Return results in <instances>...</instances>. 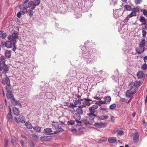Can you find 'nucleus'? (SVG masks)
I'll use <instances>...</instances> for the list:
<instances>
[{
	"label": "nucleus",
	"instance_id": "obj_1",
	"mask_svg": "<svg viewBox=\"0 0 147 147\" xmlns=\"http://www.w3.org/2000/svg\"><path fill=\"white\" fill-rule=\"evenodd\" d=\"M81 50H82V54L83 56L82 58L86 61L88 63H89L91 62L92 59L91 58L90 54L88 52L86 47L83 46Z\"/></svg>",
	"mask_w": 147,
	"mask_h": 147
},
{
	"label": "nucleus",
	"instance_id": "obj_2",
	"mask_svg": "<svg viewBox=\"0 0 147 147\" xmlns=\"http://www.w3.org/2000/svg\"><path fill=\"white\" fill-rule=\"evenodd\" d=\"M146 42L145 39H143L140 41L139 44V48H136V52L138 54L143 53L145 50V46Z\"/></svg>",
	"mask_w": 147,
	"mask_h": 147
},
{
	"label": "nucleus",
	"instance_id": "obj_3",
	"mask_svg": "<svg viewBox=\"0 0 147 147\" xmlns=\"http://www.w3.org/2000/svg\"><path fill=\"white\" fill-rule=\"evenodd\" d=\"M18 37V33L13 32L12 35H9L7 37L8 40L11 42L13 45L16 44V39Z\"/></svg>",
	"mask_w": 147,
	"mask_h": 147
},
{
	"label": "nucleus",
	"instance_id": "obj_4",
	"mask_svg": "<svg viewBox=\"0 0 147 147\" xmlns=\"http://www.w3.org/2000/svg\"><path fill=\"white\" fill-rule=\"evenodd\" d=\"M23 6L26 7L27 8H30L31 9H34L36 7L34 5V3L32 1L26 3L25 5L23 4Z\"/></svg>",
	"mask_w": 147,
	"mask_h": 147
},
{
	"label": "nucleus",
	"instance_id": "obj_5",
	"mask_svg": "<svg viewBox=\"0 0 147 147\" xmlns=\"http://www.w3.org/2000/svg\"><path fill=\"white\" fill-rule=\"evenodd\" d=\"M1 44L2 47H4V45L7 48H10L13 46V44L11 42H10L8 40H7L5 43L2 42Z\"/></svg>",
	"mask_w": 147,
	"mask_h": 147
},
{
	"label": "nucleus",
	"instance_id": "obj_6",
	"mask_svg": "<svg viewBox=\"0 0 147 147\" xmlns=\"http://www.w3.org/2000/svg\"><path fill=\"white\" fill-rule=\"evenodd\" d=\"M129 90H132L135 91V89L136 88H137V91L138 90V85H136L135 83L132 82L129 83Z\"/></svg>",
	"mask_w": 147,
	"mask_h": 147
},
{
	"label": "nucleus",
	"instance_id": "obj_7",
	"mask_svg": "<svg viewBox=\"0 0 147 147\" xmlns=\"http://www.w3.org/2000/svg\"><path fill=\"white\" fill-rule=\"evenodd\" d=\"M135 90V91L130 90H127L126 92V96L128 98L130 97L131 95L137 92V88H136Z\"/></svg>",
	"mask_w": 147,
	"mask_h": 147
},
{
	"label": "nucleus",
	"instance_id": "obj_8",
	"mask_svg": "<svg viewBox=\"0 0 147 147\" xmlns=\"http://www.w3.org/2000/svg\"><path fill=\"white\" fill-rule=\"evenodd\" d=\"M98 108V106L97 105H94L89 107L88 110L90 112L94 113L97 111Z\"/></svg>",
	"mask_w": 147,
	"mask_h": 147
},
{
	"label": "nucleus",
	"instance_id": "obj_9",
	"mask_svg": "<svg viewBox=\"0 0 147 147\" xmlns=\"http://www.w3.org/2000/svg\"><path fill=\"white\" fill-rule=\"evenodd\" d=\"M44 133L47 135H53L54 134H53V131L52 128H45L44 129Z\"/></svg>",
	"mask_w": 147,
	"mask_h": 147
},
{
	"label": "nucleus",
	"instance_id": "obj_10",
	"mask_svg": "<svg viewBox=\"0 0 147 147\" xmlns=\"http://www.w3.org/2000/svg\"><path fill=\"white\" fill-rule=\"evenodd\" d=\"M87 115L89 119L91 120H93L95 117H96V115L94 114V113L90 112L88 113L87 114Z\"/></svg>",
	"mask_w": 147,
	"mask_h": 147
},
{
	"label": "nucleus",
	"instance_id": "obj_11",
	"mask_svg": "<svg viewBox=\"0 0 147 147\" xmlns=\"http://www.w3.org/2000/svg\"><path fill=\"white\" fill-rule=\"evenodd\" d=\"M6 96L8 99H11L12 100H15L13 95L9 91H8L7 92L6 94Z\"/></svg>",
	"mask_w": 147,
	"mask_h": 147
},
{
	"label": "nucleus",
	"instance_id": "obj_12",
	"mask_svg": "<svg viewBox=\"0 0 147 147\" xmlns=\"http://www.w3.org/2000/svg\"><path fill=\"white\" fill-rule=\"evenodd\" d=\"M139 135L137 132H135L134 134L133 140L135 142H137L139 141Z\"/></svg>",
	"mask_w": 147,
	"mask_h": 147
},
{
	"label": "nucleus",
	"instance_id": "obj_13",
	"mask_svg": "<svg viewBox=\"0 0 147 147\" xmlns=\"http://www.w3.org/2000/svg\"><path fill=\"white\" fill-rule=\"evenodd\" d=\"M83 108L82 106H78V108L76 110V113L79 114L80 115L82 114L83 113V110L82 108Z\"/></svg>",
	"mask_w": 147,
	"mask_h": 147
},
{
	"label": "nucleus",
	"instance_id": "obj_14",
	"mask_svg": "<svg viewBox=\"0 0 147 147\" xmlns=\"http://www.w3.org/2000/svg\"><path fill=\"white\" fill-rule=\"evenodd\" d=\"M7 117L8 121L10 122L11 123L13 121V118L11 114V110H10L9 112L8 113Z\"/></svg>",
	"mask_w": 147,
	"mask_h": 147
},
{
	"label": "nucleus",
	"instance_id": "obj_15",
	"mask_svg": "<svg viewBox=\"0 0 147 147\" xmlns=\"http://www.w3.org/2000/svg\"><path fill=\"white\" fill-rule=\"evenodd\" d=\"M1 82L4 84H6L8 86H10V80L8 77L6 78L5 80H2Z\"/></svg>",
	"mask_w": 147,
	"mask_h": 147
},
{
	"label": "nucleus",
	"instance_id": "obj_16",
	"mask_svg": "<svg viewBox=\"0 0 147 147\" xmlns=\"http://www.w3.org/2000/svg\"><path fill=\"white\" fill-rule=\"evenodd\" d=\"M51 139L50 136H41L40 138V139L41 140L45 141H49Z\"/></svg>",
	"mask_w": 147,
	"mask_h": 147
},
{
	"label": "nucleus",
	"instance_id": "obj_17",
	"mask_svg": "<svg viewBox=\"0 0 147 147\" xmlns=\"http://www.w3.org/2000/svg\"><path fill=\"white\" fill-rule=\"evenodd\" d=\"M94 125L97 127L102 128L105 126V124L104 123H94Z\"/></svg>",
	"mask_w": 147,
	"mask_h": 147
},
{
	"label": "nucleus",
	"instance_id": "obj_18",
	"mask_svg": "<svg viewBox=\"0 0 147 147\" xmlns=\"http://www.w3.org/2000/svg\"><path fill=\"white\" fill-rule=\"evenodd\" d=\"M52 123L51 124L53 128L55 129H57L59 128V126L57 122H55L54 121L52 122Z\"/></svg>",
	"mask_w": 147,
	"mask_h": 147
},
{
	"label": "nucleus",
	"instance_id": "obj_19",
	"mask_svg": "<svg viewBox=\"0 0 147 147\" xmlns=\"http://www.w3.org/2000/svg\"><path fill=\"white\" fill-rule=\"evenodd\" d=\"M13 112L14 114L18 116L20 114V111L18 108L14 107L13 109Z\"/></svg>",
	"mask_w": 147,
	"mask_h": 147
},
{
	"label": "nucleus",
	"instance_id": "obj_20",
	"mask_svg": "<svg viewBox=\"0 0 147 147\" xmlns=\"http://www.w3.org/2000/svg\"><path fill=\"white\" fill-rule=\"evenodd\" d=\"M19 122L22 123H24L26 121V119L25 117L22 115H20L19 117Z\"/></svg>",
	"mask_w": 147,
	"mask_h": 147
},
{
	"label": "nucleus",
	"instance_id": "obj_21",
	"mask_svg": "<svg viewBox=\"0 0 147 147\" xmlns=\"http://www.w3.org/2000/svg\"><path fill=\"white\" fill-rule=\"evenodd\" d=\"M73 118L76 121L77 120H80L81 119V116L79 114L75 113L73 115Z\"/></svg>",
	"mask_w": 147,
	"mask_h": 147
},
{
	"label": "nucleus",
	"instance_id": "obj_22",
	"mask_svg": "<svg viewBox=\"0 0 147 147\" xmlns=\"http://www.w3.org/2000/svg\"><path fill=\"white\" fill-rule=\"evenodd\" d=\"M27 8L25 6H24L23 7L21 8L20 11L22 13L23 15H24L27 13L28 12V11L27 10Z\"/></svg>",
	"mask_w": 147,
	"mask_h": 147
},
{
	"label": "nucleus",
	"instance_id": "obj_23",
	"mask_svg": "<svg viewBox=\"0 0 147 147\" xmlns=\"http://www.w3.org/2000/svg\"><path fill=\"white\" fill-rule=\"evenodd\" d=\"M3 73L4 74H6L8 72L9 70V68L5 64L3 65Z\"/></svg>",
	"mask_w": 147,
	"mask_h": 147
},
{
	"label": "nucleus",
	"instance_id": "obj_24",
	"mask_svg": "<svg viewBox=\"0 0 147 147\" xmlns=\"http://www.w3.org/2000/svg\"><path fill=\"white\" fill-rule=\"evenodd\" d=\"M140 22H142L141 25H146V22L145 18L143 16H141L140 19Z\"/></svg>",
	"mask_w": 147,
	"mask_h": 147
},
{
	"label": "nucleus",
	"instance_id": "obj_25",
	"mask_svg": "<svg viewBox=\"0 0 147 147\" xmlns=\"http://www.w3.org/2000/svg\"><path fill=\"white\" fill-rule=\"evenodd\" d=\"M17 140L15 137H12L11 140V142L12 144L14 146H16L17 143Z\"/></svg>",
	"mask_w": 147,
	"mask_h": 147
},
{
	"label": "nucleus",
	"instance_id": "obj_26",
	"mask_svg": "<svg viewBox=\"0 0 147 147\" xmlns=\"http://www.w3.org/2000/svg\"><path fill=\"white\" fill-rule=\"evenodd\" d=\"M85 100L83 102V105H80V106H82V107H86V104H87V101H92V100L89 99H86V98H85L84 99V100Z\"/></svg>",
	"mask_w": 147,
	"mask_h": 147
},
{
	"label": "nucleus",
	"instance_id": "obj_27",
	"mask_svg": "<svg viewBox=\"0 0 147 147\" xmlns=\"http://www.w3.org/2000/svg\"><path fill=\"white\" fill-rule=\"evenodd\" d=\"M116 138L115 137H111L108 138V141L109 143H114L116 142Z\"/></svg>",
	"mask_w": 147,
	"mask_h": 147
},
{
	"label": "nucleus",
	"instance_id": "obj_28",
	"mask_svg": "<svg viewBox=\"0 0 147 147\" xmlns=\"http://www.w3.org/2000/svg\"><path fill=\"white\" fill-rule=\"evenodd\" d=\"M137 76L139 79H142L143 76V73L142 71H139L137 74Z\"/></svg>",
	"mask_w": 147,
	"mask_h": 147
},
{
	"label": "nucleus",
	"instance_id": "obj_29",
	"mask_svg": "<svg viewBox=\"0 0 147 147\" xmlns=\"http://www.w3.org/2000/svg\"><path fill=\"white\" fill-rule=\"evenodd\" d=\"M25 125L28 129H31L32 128V126L31 123L29 122H26L25 124Z\"/></svg>",
	"mask_w": 147,
	"mask_h": 147
},
{
	"label": "nucleus",
	"instance_id": "obj_30",
	"mask_svg": "<svg viewBox=\"0 0 147 147\" xmlns=\"http://www.w3.org/2000/svg\"><path fill=\"white\" fill-rule=\"evenodd\" d=\"M109 118V117L106 115H101L98 117V120H100L106 119Z\"/></svg>",
	"mask_w": 147,
	"mask_h": 147
},
{
	"label": "nucleus",
	"instance_id": "obj_31",
	"mask_svg": "<svg viewBox=\"0 0 147 147\" xmlns=\"http://www.w3.org/2000/svg\"><path fill=\"white\" fill-rule=\"evenodd\" d=\"M34 130L38 132H40L41 130V128L40 127L38 126H36L33 127Z\"/></svg>",
	"mask_w": 147,
	"mask_h": 147
},
{
	"label": "nucleus",
	"instance_id": "obj_32",
	"mask_svg": "<svg viewBox=\"0 0 147 147\" xmlns=\"http://www.w3.org/2000/svg\"><path fill=\"white\" fill-rule=\"evenodd\" d=\"M5 56L7 58H9L11 55V52L10 51H7L5 53Z\"/></svg>",
	"mask_w": 147,
	"mask_h": 147
},
{
	"label": "nucleus",
	"instance_id": "obj_33",
	"mask_svg": "<svg viewBox=\"0 0 147 147\" xmlns=\"http://www.w3.org/2000/svg\"><path fill=\"white\" fill-rule=\"evenodd\" d=\"M84 100V99H81L76 100L74 102V104L77 106L78 104H80L82 103V101Z\"/></svg>",
	"mask_w": 147,
	"mask_h": 147
},
{
	"label": "nucleus",
	"instance_id": "obj_34",
	"mask_svg": "<svg viewBox=\"0 0 147 147\" xmlns=\"http://www.w3.org/2000/svg\"><path fill=\"white\" fill-rule=\"evenodd\" d=\"M0 59L1 61L2 62L3 65H5V62L6 61V58L3 56H2L1 57H0Z\"/></svg>",
	"mask_w": 147,
	"mask_h": 147
},
{
	"label": "nucleus",
	"instance_id": "obj_35",
	"mask_svg": "<svg viewBox=\"0 0 147 147\" xmlns=\"http://www.w3.org/2000/svg\"><path fill=\"white\" fill-rule=\"evenodd\" d=\"M111 98L110 96H107L104 98V100L105 101V102H108L111 101Z\"/></svg>",
	"mask_w": 147,
	"mask_h": 147
},
{
	"label": "nucleus",
	"instance_id": "obj_36",
	"mask_svg": "<svg viewBox=\"0 0 147 147\" xmlns=\"http://www.w3.org/2000/svg\"><path fill=\"white\" fill-rule=\"evenodd\" d=\"M58 129H59V130H57L56 131L54 132H53V134H57L59 133V132L63 131H64L63 129L61 127H59V128H58Z\"/></svg>",
	"mask_w": 147,
	"mask_h": 147
},
{
	"label": "nucleus",
	"instance_id": "obj_37",
	"mask_svg": "<svg viewBox=\"0 0 147 147\" xmlns=\"http://www.w3.org/2000/svg\"><path fill=\"white\" fill-rule=\"evenodd\" d=\"M13 104L15 105H18L20 106V107L21 106V104L20 103V102L18 101H17L15 99V100H13Z\"/></svg>",
	"mask_w": 147,
	"mask_h": 147
},
{
	"label": "nucleus",
	"instance_id": "obj_38",
	"mask_svg": "<svg viewBox=\"0 0 147 147\" xmlns=\"http://www.w3.org/2000/svg\"><path fill=\"white\" fill-rule=\"evenodd\" d=\"M124 8L127 10L129 11L131 9V6L129 5H126L124 6Z\"/></svg>",
	"mask_w": 147,
	"mask_h": 147
},
{
	"label": "nucleus",
	"instance_id": "obj_39",
	"mask_svg": "<svg viewBox=\"0 0 147 147\" xmlns=\"http://www.w3.org/2000/svg\"><path fill=\"white\" fill-rule=\"evenodd\" d=\"M136 15V13L134 11H132L129 15H128V16L130 18L132 17L135 16Z\"/></svg>",
	"mask_w": 147,
	"mask_h": 147
},
{
	"label": "nucleus",
	"instance_id": "obj_40",
	"mask_svg": "<svg viewBox=\"0 0 147 147\" xmlns=\"http://www.w3.org/2000/svg\"><path fill=\"white\" fill-rule=\"evenodd\" d=\"M108 109L106 106H101L99 109L100 110H103L105 111H107Z\"/></svg>",
	"mask_w": 147,
	"mask_h": 147
},
{
	"label": "nucleus",
	"instance_id": "obj_41",
	"mask_svg": "<svg viewBox=\"0 0 147 147\" xmlns=\"http://www.w3.org/2000/svg\"><path fill=\"white\" fill-rule=\"evenodd\" d=\"M75 122L74 120H70L67 122V124L70 125H73L75 124Z\"/></svg>",
	"mask_w": 147,
	"mask_h": 147
},
{
	"label": "nucleus",
	"instance_id": "obj_42",
	"mask_svg": "<svg viewBox=\"0 0 147 147\" xmlns=\"http://www.w3.org/2000/svg\"><path fill=\"white\" fill-rule=\"evenodd\" d=\"M34 5L36 7V6L39 5L40 3V0H34Z\"/></svg>",
	"mask_w": 147,
	"mask_h": 147
},
{
	"label": "nucleus",
	"instance_id": "obj_43",
	"mask_svg": "<svg viewBox=\"0 0 147 147\" xmlns=\"http://www.w3.org/2000/svg\"><path fill=\"white\" fill-rule=\"evenodd\" d=\"M29 144L30 147H34L35 146L34 143L32 140L29 141Z\"/></svg>",
	"mask_w": 147,
	"mask_h": 147
},
{
	"label": "nucleus",
	"instance_id": "obj_44",
	"mask_svg": "<svg viewBox=\"0 0 147 147\" xmlns=\"http://www.w3.org/2000/svg\"><path fill=\"white\" fill-rule=\"evenodd\" d=\"M141 12L142 11L144 15L146 16L147 17V11L145 9H142L141 10Z\"/></svg>",
	"mask_w": 147,
	"mask_h": 147
},
{
	"label": "nucleus",
	"instance_id": "obj_45",
	"mask_svg": "<svg viewBox=\"0 0 147 147\" xmlns=\"http://www.w3.org/2000/svg\"><path fill=\"white\" fill-rule=\"evenodd\" d=\"M28 12L29 13V15L30 17H31L33 16L34 13V12L31 9H29L28 11Z\"/></svg>",
	"mask_w": 147,
	"mask_h": 147
},
{
	"label": "nucleus",
	"instance_id": "obj_46",
	"mask_svg": "<svg viewBox=\"0 0 147 147\" xmlns=\"http://www.w3.org/2000/svg\"><path fill=\"white\" fill-rule=\"evenodd\" d=\"M116 105L115 104H113L110 105L109 108L111 109H114L115 108Z\"/></svg>",
	"mask_w": 147,
	"mask_h": 147
},
{
	"label": "nucleus",
	"instance_id": "obj_47",
	"mask_svg": "<svg viewBox=\"0 0 147 147\" xmlns=\"http://www.w3.org/2000/svg\"><path fill=\"white\" fill-rule=\"evenodd\" d=\"M142 35L143 37H145L146 36V32L144 29L142 30Z\"/></svg>",
	"mask_w": 147,
	"mask_h": 147
},
{
	"label": "nucleus",
	"instance_id": "obj_48",
	"mask_svg": "<svg viewBox=\"0 0 147 147\" xmlns=\"http://www.w3.org/2000/svg\"><path fill=\"white\" fill-rule=\"evenodd\" d=\"M7 36V35L6 33H4L2 34V35L1 36V37L3 39H5L6 37Z\"/></svg>",
	"mask_w": 147,
	"mask_h": 147
},
{
	"label": "nucleus",
	"instance_id": "obj_49",
	"mask_svg": "<svg viewBox=\"0 0 147 147\" xmlns=\"http://www.w3.org/2000/svg\"><path fill=\"white\" fill-rule=\"evenodd\" d=\"M133 10L134 11H135V12H138L140 11V9L138 7H136L134 8Z\"/></svg>",
	"mask_w": 147,
	"mask_h": 147
},
{
	"label": "nucleus",
	"instance_id": "obj_50",
	"mask_svg": "<svg viewBox=\"0 0 147 147\" xmlns=\"http://www.w3.org/2000/svg\"><path fill=\"white\" fill-rule=\"evenodd\" d=\"M147 68V65L146 63H144L142 66V68L144 70H146Z\"/></svg>",
	"mask_w": 147,
	"mask_h": 147
},
{
	"label": "nucleus",
	"instance_id": "obj_51",
	"mask_svg": "<svg viewBox=\"0 0 147 147\" xmlns=\"http://www.w3.org/2000/svg\"><path fill=\"white\" fill-rule=\"evenodd\" d=\"M5 146H7L8 144V139L6 138L5 139Z\"/></svg>",
	"mask_w": 147,
	"mask_h": 147
},
{
	"label": "nucleus",
	"instance_id": "obj_52",
	"mask_svg": "<svg viewBox=\"0 0 147 147\" xmlns=\"http://www.w3.org/2000/svg\"><path fill=\"white\" fill-rule=\"evenodd\" d=\"M72 132L73 133V134L74 135L76 134V133L77 131L76 129H72L71 130Z\"/></svg>",
	"mask_w": 147,
	"mask_h": 147
},
{
	"label": "nucleus",
	"instance_id": "obj_53",
	"mask_svg": "<svg viewBox=\"0 0 147 147\" xmlns=\"http://www.w3.org/2000/svg\"><path fill=\"white\" fill-rule=\"evenodd\" d=\"M99 73L100 74H102V73H103V74L104 75H106V76H107L108 75V74L107 73H106L105 72H104L102 71V70H100L99 71Z\"/></svg>",
	"mask_w": 147,
	"mask_h": 147
},
{
	"label": "nucleus",
	"instance_id": "obj_54",
	"mask_svg": "<svg viewBox=\"0 0 147 147\" xmlns=\"http://www.w3.org/2000/svg\"><path fill=\"white\" fill-rule=\"evenodd\" d=\"M69 107L71 108H74V107H77L74 104H73L72 103L70 104V105L69 106Z\"/></svg>",
	"mask_w": 147,
	"mask_h": 147
},
{
	"label": "nucleus",
	"instance_id": "obj_55",
	"mask_svg": "<svg viewBox=\"0 0 147 147\" xmlns=\"http://www.w3.org/2000/svg\"><path fill=\"white\" fill-rule=\"evenodd\" d=\"M141 0H135V2L136 4H140L141 2Z\"/></svg>",
	"mask_w": 147,
	"mask_h": 147
},
{
	"label": "nucleus",
	"instance_id": "obj_56",
	"mask_svg": "<svg viewBox=\"0 0 147 147\" xmlns=\"http://www.w3.org/2000/svg\"><path fill=\"white\" fill-rule=\"evenodd\" d=\"M142 84V83L141 82V81H138L136 82V85H138V87L140 86Z\"/></svg>",
	"mask_w": 147,
	"mask_h": 147
},
{
	"label": "nucleus",
	"instance_id": "obj_57",
	"mask_svg": "<svg viewBox=\"0 0 147 147\" xmlns=\"http://www.w3.org/2000/svg\"><path fill=\"white\" fill-rule=\"evenodd\" d=\"M123 133V131L122 130L119 131L117 133V134L121 136Z\"/></svg>",
	"mask_w": 147,
	"mask_h": 147
},
{
	"label": "nucleus",
	"instance_id": "obj_58",
	"mask_svg": "<svg viewBox=\"0 0 147 147\" xmlns=\"http://www.w3.org/2000/svg\"><path fill=\"white\" fill-rule=\"evenodd\" d=\"M22 14V13L20 11L17 14V17L18 18H20Z\"/></svg>",
	"mask_w": 147,
	"mask_h": 147
},
{
	"label": "nucleus",
	"instance_id": "obj_59",
	"mask_svg": "<svg viewBox=\"0 0 147 147\" xmlns=\"http://www.w3.org/2000/svg\"><path fill=\"white\" fill-rule=\"evenodd\" d=\"M20 142L22 146H23L24 144V142L22 139L20 140Z\"/></svg>",
	"mask_w": 147,
	"mask_h": 147
},
{
	"label": "nucleus",
	"instance_id": "obj_60",
	"mask_svg": "<svg viewBox=\"0 0 147 147\" xmlns=\"http://www.w3.org/2000/svg\"><path fill=\"white\" fill-rule=\"evenodd\" d=\"M80 120H77L76 121V122L79 125H81L82 122L81 121H80Z\"/></svg>",
	"mask_w": 147,
	"mask_h": 147
},
{
	"label": "nucleus",
	"instance_id": "obj_61",
	"mask_svg": "<svg viewBox=\"0 0 147 147\" xmlns=\"http://www.w3.org/2000/svg\"><path fill=\"white\" fill-rule=\"evenodd\" d=\"M111 121L113 122H114L115 119H114V117L113 116H111Z\"/></svg>",
	"mask_w": 147,
	"mask_h": 147
},
{
	"label": "nucleus",
	"instance_id": "obj_62",
	"mask_svg": "<svg viewBox=\"0 0 147 147\" xmlns=\"http://www.w3.org/2000/svg\"><path fill=\"white\" fill-rule=\"evenodd\" d=\"M129 18H130V17H129L128 16L124 20V22H126L128 21V20H129Z\"/></svg>",
	"mask_w": 147,
	"mask_h": 147
},
{
	"label": "nucleus",
	"instance_id": "obj_63",
	"mask_svg": "<svg viewBox=\"0 0 147 147\" xmlns=\"http://www.w3.org/2000/svg\"><path fill=\"white\" fill-rule=\"evenodd\" d=\"M116 12L117 11H115V12H114V16L115 18H117L119 16L118 15H116Z\"/></svg>",
	"mask_w": 147,
	"mask_h": 147
},
{
	"label": "nucleus",
	"instance_id": "obj_64",
	"mask_svg": "<svg viewBox=\"0 0 147 147\" xmlns=\"http://www.w3.org/2000/svg\"><path fill=\"white\" fill-rule=\"evenodd\" d=\"M100 101V104L101 105V104H105L106 102L105 100L104 101H102L101 100H99Z\"/></svg>",
	"mask_w": 147,
	"mask_h": 147
}]
</instances>
